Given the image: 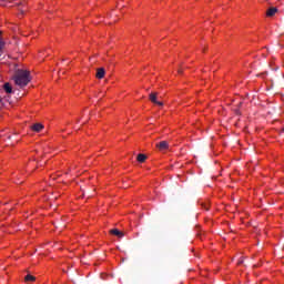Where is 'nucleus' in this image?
Masks as SVG:
<instances>
[{"mask_svg":"<svg viewBox=\"0 0 284 284\" xmlns=\"http://www.w3.org/2000/svg\"><path fill=\"white\" fill-rule=\"evenodd\" d=\"M235 113H236V114H240V110H239V109H236V110H235Z\"/></svg>","mask_w":284,"mask_h":284,"instance_id":"obj_15","label":"nucleus"},{"mask_svg":"<svg viewBox=\"0 0 284 284\" xmlns=\"http://www.w3.org/2000/svg\"><path fill=\"white\" fill-rule=\"evenodd\" d=\"M0 103H1V97H0Z\"/></svg>","mask_w":284,"mask_h":284,"instance_id":"obj_18","label":"nucleus"},{"mask_svg":"<svg viewBox=\"0 0 284 284\" xmlns=\"http://www.w3.org/2000/svg\"><path fill=\"white\" fill-rule=\"evenodd\" d=\"M24 281H26V283L34 282V281H37V277L31 274H27L24 277Z\"/></svg>","mask_w":284,"mask_h":284,"instance_id":"obj_10","label":"nucleus"},{"mask_svg":"<svg viewBox=\"0 0 284 284\" xmlns=\"http://www.w3.org/2000/svg\"><path fill=\"white\" fill-rule=\"evenodd\" d=\"M104 77H105V69L104 68H98L97 73H95V78L98 80H103Z\"/></svg>","mask_w":284,"mask_h":284,"instance_id":"obj_3","label":"nucleus"},{"mask_svg":"<svg viewBox=\"0 0 284 284\" xmlns=\"http://www.w3.org/2000/svg\"><path fill=\"white\" fill-rule=\"evenodd\" d=\"M146 159H148V156H145V154H143V153H140L139 155H136V161L139 163H144Z\"/></svg>","mask_w":284,"mask_h":284,"instance_id":"obj_8","label":"nucleus"},{"mask_svg":"<svg viewBox=\"0 0 284 284\" xmlns=\"http://www.w3.org/2000/svg\"><path fill=\"white\" fill-rule=\"evenodd\" d=\"M110 234L113 235V236H118V239H123V236H124V233L116 230V229H112L110 231Z\"/></svg>","mask_w":284,"mask_h":284,"instance_id":"obj_6","label":"nucleus"},{"mask_svg":"<svg viewBox=\"0 0 284 284\" xmlns=\"http://www.w3.org/2000/svg\"><path fill=\"white\" fill-rule=\"evenodd\" d=\"M24 4V2L23 1H21L20 3H19V6H23Z\"/></svg>","mask_w":284,"mask_h":284,"instance_id":"obj_16","label":"nucleus"},{"mask_svg":"<svg viewBox=\"0 0 284 284\" xmlns=\"http://www.w3.org/2000/svg\"><path fill=\"white\" fill-rule=\"evenodd\" d=\"M3 89L9 94L13 92L12 85L9 82H6Z\"/></svg>","mask_w":284,"mask_h":284,"instance_id":"obj_9","label":"nucleus"},{"mask_svg":"<svg viewBox=\"0 0 284 284\" xmlns=\"http://www.w3.org/2000/svg\"><path fill=\"white\" fill-rule=\"evenodd\" d=\"M44 129L42 123H34L31 126V130H33L36 133H40Z\"/></svg>","mask_w":284,"mask_h":284,"instance_id":"obj_4","label":"nucleus"},{"mask_svg":"<svg viewBox=\"0 0 284 284\" xmlns=\"http://www.w3.org/2000/svg\"><path fill=\"white\" fill-rule=\"evenodd\" d=\"M158 95H159V93L152 92V93H150V95H149V100H150L151 102L158 104L159 106H163V102H161V101L158 100Z\"/></svg>","mask_w":284,"mask_h":284,"instance_id":"obj_2","label":"nucleus"},{"mask_svg":"<svg viewBox=\"0 0 284 284\" xmlns=\"http://www.w3.org/2000/svg\"><path fill=\"white\" fill-rule=\"evenodd\" d=\"M20 12H21V16H23V13H24V10H23V9H20Z\"/></svg>","mask_w":284,"mask_h":284,"instance_id":"obj_13","label":"nucleus"},{"mask_svg":"<svg viewBox=\"0 0 284 284\" xmlns=\"http://www.w3.org/2000/svg\"><path fill=\"white\" fill-rule=\"evenodd\" d=\"M243 263H244V261H243V258H241L240 262H239V264H243Z\"/></svg>","mask_w":284,"mask_h":284,"instance_id":"obj_14","label":"nucleus"},{"mask_svg":"<svg viewBox=\"0 0 284 284\" xmlns=\"http://www.w3.org/2000/svg\"><path fill=\"white\" fill-rule=\"evenodd\" d=\"M204 210H206V211L209 210L206 205H204Z\"/></svg>","mask_w":284,"mask_h":284,"instance_id":"obj_17","label":"nucleus"},{"mask_svg":"<svg viewBox=\"0 0 284 284\" xmlns=\"http://www.w3.org/2000/svg\"><path fill=\"white\" fill-rule=\"evenodd\" d=\"M178 73H179V74H182V73H183V70H182V69H179V70H178Z\"/></svg>","mask_w":284,"mask_h":284,"instance_id":"obj_12","label":"nucleus"},{"mask_svg":"<svg viewBox=\"0 0 284 284\" xmlns=\"http://www.w3.org/2000/svg\"><path fill=\"white\" fill-rule=\"evenodd\" d=\"M4 45H6V43L0 37V57H1V51L3 50Z\"/></svg>","mask_w":284,"mask_h":284,"instance_id":"obj_11","label":"nucleus"},{"mask_svg":"<svg viewBox=\"0 0 284 284\" xmlns=\"http://www.w3.org/2000/svg\"><path fill=\"white\" fill-rule=\"evenodd\" d=\"M16 85H19L20 88H24L30 82V71H26L22 69H19L16 71L13 78Z\"/></svg>","mask_w":284,"mask_h":284,"instance_id":"obj_1","label":"nucleus"},{"mask_svg":"<svg viewBox=\"0 0 284 284\" xmlns=\"http://www.w3.org/2000/svg\"><path fill=\"white\" fill-rule=\"evenodd\" d=\"M278 12V9L273 7L270 8L268 10H266V17L272 18L274 16H276V13Z\"/></svg>","mask_w":284,"mask_h":284,"instance_id":"obj_5","label":"nucleus"},{"mask_svg":"<svg viewBox=\"0 0 284 284\" xmlns=\"http://www.w3.org/2000/svg\"><path fill=\"white\" fill-rule=\"evenodd\" d=\"M155 146H158V149H159L160 151H164V150H168V149H169V143L165 142V141H163V142L158 143Z\"/></svg>","mask_w":284,"mask_h":284,"instance_id":"obj_7","label":"nucleus"}]
</instances>
